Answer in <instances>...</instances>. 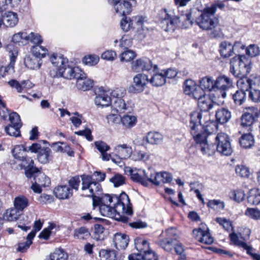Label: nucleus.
<instances>
[{"label":"nucleus","instance_id":"nucleus-1","mask_svg":"<svg viewBox=\"0 0 260 260\" xmlns=\"http://www.w3.org/2000/svg\"><path fill=\"white\" fill-rule=\"evenodd\" d=\"M99 210L103 216L114 218L124 223H128L129 218L124 214L131 216L133 213L129 197L124 192L118 196L104 195L100 199Z\"/></svg>","mask_w":260,"mask_h":260},{"label":"nucleus","instance_id":"nucleus-2","mask_svg":"<svg viewBox=\"0 0 260 260\" xmlns=\"http://www.w3.org/2000/svg\"><path fill=\"white\" fill-rule=\"evenodd\" d=\"M190 133L196 143L201 147L207 142V138L210 133L201 123L202 114L200 112L194 111L190 114Z\"/></svg>","mask_w":260,"mask_h":260},{"label":"nucleus","instance_id":"nucleus-3","mask_svg":"<svg viewBox=\"0 0 260 260\" xmlns=\"http://www.w3.org/2000/svg\"><path fill=\"white\" fill-rule=\"evenodd\" d=\"M133 24L135 25L134 27L136 28L137 37L140 40L143 39L149 31L145 18L142 16H136L132 18L124 16L120 21V27L125 32L129 30Z\"/></svg>","mask_w":260,"mask_h":260},{"label":"nucleus","instance_id":"nucleus-4","mask_svg":"<svg viewBox=\"0 0 260 260\" xmlns=\"http://www.w3.org/2000/svg\"><path fill=\"white\" fill-rule=\"evenodd\" d=\"M93 176L96 177V181H93L91 176L83 175L81 176L82 180L81 190L84 192L85 196L92 197L93 199L96 194L102 190V188L99 181L104 180L106 174L100 171H95Z\"/></svg>","mask_w":260,"mask_h":260},{"label":"nucleus","instance_id":"nucleus-5","mask_svg":"<svg viewBox=\"0 0 260 260\" xmlns=\"http://www.w3.org/2000/svg\"><path fill=\"white\" fill-rule=\"evenodd\" d=\"M160 15L161 18V27L166 31L174 32L181 20H185V28H187L193 24V21L191 19V13H187L185 14V16H182L180 18L169 14L165 9L161 12Z\"/></svg>","mask_w":260,"mask_h":260},{"label":"nucleus","instance_id":"nucleus-6","mask_svg":"<svg viewBox=\"0 0 260 260\" xmlns=\"http://www.w3.org/2000/svg\"><path fill=\"white\" fill-rule=\"evenodd\" d=\"M34 165L26 167L25 175L28 178H34V182L31 188L35 192L40 193L42 192L41 187L49 186L51 181L48 177L34 167Z\"/></svg>","mask_w":260,"mask_h":260},{"label":"nucleus","instance_id":"nucleus-7","mask_svg":"<svg viewBox=\"0 0 260 260\" xmlns=\"http://www.w3.org/2000/svg\"><path fill=\"white\" fill-rule=\"evenodd\" d=\"M230 72L235 77L245 76L250 72L251 61L245 55L234 57L230 62Z\"/></svg>","mask_w":260,"mask_h":260},{"label":"nucleus","instance_id":"nucleus-8","mask_svg":"<svg viewBox=\"0 0 260 260\" xmlns=\"http://www.w3.org/2000/svg\"><path fill=\"white\" fill-rule=\"evenodd\" d=\"M195 23L203 30L214 29L219 23V19L205 8L195 20Z\"/></svg>","mask_w":260,"mask_h":260},{"label":"nucleus","instance_id":"nucleus-9","mask_svg":"<svg viewBox=\"0 0 260 260\" xmlns=\"http://www.w3.org/2000/svg\"><path fill=\"white\" fill-rule=\"evenodd\" d=\"M135 248L138 251L136 255L142 257L143 260H157V256L155 253L150 249L149 244L146 240L140 238L135 240Z\"/></svg>","mask_w":260,"mask_h":260},{"label":"nucleus","instance_id":"nucleus-10","mask_svg":"<svg viewBox=\"0 0 260 260\" xmlns=\"http://www.w3.org/2000/svg\"><path fill=\"white\" fill-rule=\"evenodd\" d=\"M216 150L224 155H230L233 150L231 147L229 137L225 133H220L215 137Z\"/></svg>","mask_w":260,"mask_h":260},{"label":"nucleus","instance_id":"nucleus-11","mask_svg":"<svg viewBox=\"0 0 260 260\" xmlns=\"http://www.w3.org/2000/svg\"><path fill=\"white\" fill-rule=\"evenodd\" d=\"M109 3L114 6L117 13L124 17L131 13L133 7L136 5V0H114L113 2Z\"/></svg>","mask_w":260,"mask_h":260},{"label":"nucleus","instance_id":"nucleus-12","mask_svg":"<svg viewBox=\"0 0 260 260\" xmlns=\"http://www.w3.org/2000/svg\"><path fill=\"white\" fill-rule=\"evenodd\" d=\"M195 99L198 100V105L201 111L208 112L212 109L215 105H217L208 95H206L204 91L199 89V92L195 93Z\"/></svg>","mask_w":260,"mask_h":260},{"label":"nucleus","instance_id":"nucleus-13","mask_svg":"<svg viewBox=\"0 0 260 260\" xmlns=\"http://www.w3.org/2000/svg\"><path fill=\"white\" fill-rule=\"evenodd\" d=\"M132 70L135 72L141 71H149L153 70L155 71L157 69V66H153L152 61L146 57L141 58L133 61L131 66Z\"/></svg>","mask_w":260,"mask_h":260},{"label":"nucleus","instance_id":"nucleus-14","mask_svg":"<svg viewBox=\"0 0 260 260\" xmlns=\"http://www.w3.org/2000/svg\"><path fill=\"white\" fill-rule=\"evenodd\" d=\"M81 69L79 67H72L67 62L58 69L59 77H63L67 79H72L79 78L81 75Z\"/></svg>","mask_w":260,"mask_h":260},{"label":"nucleus","instance_id":"nucleus-15","mask_svg":"<svg viewBox=\"0 0 260 260\" xmlns=\"http://www.w3.org/2000/svg\"><path fill=\"white\" fill-rule=\"evenodd\" d=\"M250 112L244 113L241 117V125L244 128H247L248 131L252 130V125L255 119L258 116L257 110L252 107L248 108Z\"/></svg>","mask_w":260,"mask_h":260},{"label":"nucleus","instance_id":"nucleus-16","mask_svg":"<svg viewBox=\"0 0 260 260\" xmlns=\"http://www.w3.org/2000/svg\"><path fill=\"white\" fill-rule=\"evenodd\" d=\"M26 147H24L22 145H16L12 149V152L14 158L19 160L22 162V166H23L25 169L27 166H31L34 164V160L30 157H27L25 154L27 151H25Z\"/></svg>","mask_w":260,"mask_h":260},{"label":"nucleus","instance_id":"nucleus-17","mask_svg":"<svg viewBox=\"0 0 260 260\" xmlns=\"http://www.w3.org/2000/svg\"><path fill=\"white\" fill-rule=\"evenodd\" d=\"M114 150L118 155L119 160H116L114 158H112V160L117 164H120L121 159L129 157L133 152L132 147L125 144L117 145L115 147Z\"/></svg>","mask_w":260,"mask_h":260},{"label":"nucleus","instance_id":"nucleus-18","mask_svg":"<svg viewBox=\"0 0 260 260\" xmlns=\"http://www.w3.org/2000/svg\"><path fill=\"white\" fill-rule=\"evenodd\" d=\"M134 85L129 88V90L134 92H142L146 84L149 82L147 75L144 74H138L133 78Z\"/></svg>","mask_w":260,"mask_h":260},{"label":"nucleus","instance_id":"nucleus-19","mask_svg":"<svg viewBox=\"0 0 260 260\" xmlns=\"http://www.w3.org/2000/svg\"><path fill=\"white\" fill-rule=\"evenodd\" d=\"M95 93L96 95L94 99V102L97 106L107 107L111 105L112 99L110 96L109 91H106L101 87Z\"/></svg>","mask_w":260,"mask_h":260},{"label":"nucleus","instance_id":"nucleus-20","mask_svg":"<svg viewBox=\"0 0 260 260\" xmlns=\"http://www.w3.org/2000/svg\"><path fill=\"white\" fill-rule=\"evenodd\" d=\"M192 234L194 238L201 243L209 245L213 242V238L208 230L204 231L201 228L194 229Z\"/></svg>","mask_w":260,"mask_h":260},{"label":"nucleus","instance_id":"nucleus-21","mask_svg":"<svg viewBox=\"0 0 260 260\" xmlns=\"http://www.w3.org/2000/svg\"><path fill=\"white\" fill-rule=\"evenodd\" d=\"M80 74L82 75L80 76V77L76 78L77 79L76 86L77 88L83 91L90 90L93 87V80L87 78L86 75L82 70H81Z\"/></svg>","mask_w":260,"mask_h":260},{"label":"nucleus","instance_id":"nucleus-22","mask_svg":"<svg viewBox=\"0 0 260 260\" xmlns=\"http://www.w3.org/2000/svg\"><path fill=\"white\" fill-rule=\"evenodd\" d=\"M239 78L237 81V86L239 90H243L244 92L250 90L252 86L255 84L254 81V77L251 76L250 78L242 76V77H236Z\"/></svg>","mask_w":260,"mask_h":260},{"label":"nucleus","instance_id":"nucleus-23","mask_svg":"<svg viewBox=\"0 0 260 260\" xmlns=\"http://www.w3.org/2000/svg\"><path fill=\"white\" fill-rule=\"evenodd\" d=\"M125 172L131 176L132 180L134 181L140 183L144 186H147L148 185L147 182L144 181L143 180L144 170L126 168L125 170Z\"/></svg>","mask_w":260,"mask_h":260},{"label":"nucleus","instance_id":"nucleus-24","mask_svg":"<svg viewBox=\"0 0 260 260\" xmlns=\"http://www.w3.org/2000/svg\"><path fill=\"white\" fill-rule=\"evenodd\" d=\"M129 239L128 236L121 233H116L113 237L115 246L118 249H124L128 245Z\"/></svg>","mask_w":260,"mask_h":260},{"label":"nucleus","instance_id":"nucleus-25","mask_svg":"<svg viewBox=\"0 0 260 260\" xmlns=\"http://www.w3.org/2000/svg\"><path fill=\"white\" fill-rule=\"evenodd\" d=\"M216 121L220 124L228 122L231 118V111L227 108H221L216 110L215 113Z\"/></svg>","mask_w":260,"mask_h":260},{"label":"nucleus","instance_id":"nucleus-26","mask_svg":"<svg viewBox=\"0 0 260 260\" xmlns=\"http://www.w3.org/2000/svg\"><path fill=\"white\" fill-rule=\"evenodd\" d=\"M53 156L51 149L43 147L40 151H38L37 158L39 162L43 164L49 163L53 159Z\"/></svg>","mask_w":260,"mask_h":260},{"label":"nucleus","instance_id":"nucleus-27","mask_svg":"<svg viewBox=\"0 0 260 260\" xmlns=\"http://www.w3.org/2000/svg\"><path fill=\"white\" fill-rule=\"evenodd\" d=\"M201 89L192 80H186L184 83V92L191 98L195 99V93Z\"/></svg>","mask_w":260,"mask_h":260},{"label":"nucleus","instance_id":"nucleus-28","mask_svg":"<svg viewBox=\"0 0 260 260\" xmlns=\"http://www.w3.org/2000/svg\"><path fill=\"white\" fill-rule=\"evenodd\" d=\"M233 85L232 80L225 76L218 77L215 80V89L225 91Z\"/></svg>","mask_w":260,"mask_h":260},{"label":"nucleus","instance_id":"nucleus-29","mask_svg":"<svg viewBox=\"0 0 260 260\" xmlns=\"http://www.w3.org/2000/svg\"><path fill=\"white\" fill-rule=\"evenodd\" d=\"M147 142L151 145H159L164 141V136L157 132H149L144 138Z\"/></svg>","mask_w":260,"mask_h":260},{"label":"nucleus","instance_id":"nucleus-30","mask_svg":"<svg viewBox=\"0 0 260 260\" xmlns=\"http://www.w3.org/2000/svg\"><path fill=\"white\" fill-rule=\"evenodd\" d=\"M4 25L6 27H13L18 22V15L16 13L8 11L3 16Z\"/></svg>","mask_w":260,"mask_h":260},{"label":"nucleus","instance_id":"nucleus-31","mask_svg":"<svg viewBox=\"0 0 260 260\" xmlns=\"http://www.w3.org/2000/svg\"><path fill=\"white\" fill-rule=\"evenodd\" d=\"M54 193L59 199H69L72 196V192L70 187L67 185L58 186L54 190Z\"/></svg>","mask_w":260,"mask_h":260},{"label":"nucleus","instance_id":"nucleus-32","mask_svg":"<svg viewBox=\"0 0 260 260\" xmlns=\"http://www.w3.org/2000/svg\"><path fill=\"white\" fill-rule=\"evenodd\" d=\"M201 89L211 91L215 89V80L209 76H206L200 80V87Z\"/></svg>","mask_w":260,"mask_h":260},{"label":"nucleus","instance_id":"nucleus-33","mask_svg":"<svg viewBox=\"0 0 260 260\" xmlns=\"http://www.w3.org/2000/svg\"><path fill=\"white\" fill-rule=\"evenodd\" d=\"M254 143V137L250 133L243 134L239 139V144L243 148H251Z\"/></svg>","mask_w":260,"mask_h":260},{"label":"nucleus","instance_id":"nucleus-34","mask_svg":"<svg viewBox=\"0 0 260 260\" xmlns=\"http://www.w3.org/2000/svg\"><path fill=\"white\" fill-rule=\"evenodd\" d=\"M99 255L101 260H117V253L112 249H102L99 251Z\"/></svg>","mask_w":260,"mask_h":260},{"label":"nucleus","instance_id":"nucleus-35","mask_svg":"<svg viewBox=\"0 0 260 260\" xmlns=\"http://www.w3.org/2000/svg\"><path fill=\"white\" fill-rule=\"evenodd\" d=\"M94 144L96 148L101 152L103 160H110L111 154L107 153V151L110 149V146L103 141H96L94 142Z\"/></svg>","mask_w":260,"mask_h":260},{"label":"nucleus","instance_id":"nucleus-36","mask_svg":"<svg viewBox=\"0 0 260 260\" xmlns=\"http://www.w3.org/2000/svg\"><path fill=\"white\" fill-rule=\"evenodd\" d=\"M41 63V59L32 55L27 56L24 59L25 66L30 69H38L40 68Z\"/></svg>","mask_w":260,"mask_h":260},{"label":"nucleus","instance_id":"nucleus-37","mask_svg":"<svg viewBox=\"0 0 260 260\" xmlns=\"http://www.w3.org/2000/svg\"><path fill=\"white\" fill-rule=\"evenodd\" d=\"M234 47L230 42L224 41L220 45V52L221 55L224 57H229L234 53Z\"/></svg>","mask_w":260,"mask_h":260},{"label":"nucleus","instance_id":"nucleus-38","mask_svg":"<svg viewBox=\"0 0 260 260\" xmlns=\"http://www.w3.org/2000/svg\"><path fill=\"white\" fill-rule=\"evenodd\" d=\"M29 205L28 200L23 196L15 198L14 201L15 209L18 212L22 211Z\"/></svg>","mask_w":260,"mask_h":260},{"label":"nucleus","instance_id":"nucleus-39","mask_svg":"<svg viewBox=\"0 0 260 260\" xmlns=\"http://www.w3.org/2000/svg\"><path fill=\"white\" fill-rule=\"evenodd\" d=\"M34 237V233H29L26 237V241L18 244L17 251L22 253L25 252L31 245L32 240Z\"/></svg>","mask_w":260,"mask_h":260},{"label":"nucleus","instance_id":"nucleus-40","mask_svg":"<svg viewBox=\"0 0 260 260\" xmlns=\"http://www.w3.org/2000/svg\"><path fill=\"white\" fill-rule=\"evenodd\" d=\"M90 236L89 229L84 226L76 229L74 231V237L76 239L86 240Z\"/></svg>","mask_w":260,"mask_h":260},{"label":"nucleus","instance_id":"nucleus-41","mask_svg":"<svg viewBox=\"0 0 260 260\" xmlns=\"http://www.w3.org/2000/svg\"><path fill=\"white\" fill-rule=\"evenodd\" d=\"M137 122L136 116L132 115L125 114L121 117V122L127 128L134 127Z\"/></svg>","mask_w":260,"mask_h":260},{"label":"nucleus","instance_id":"nucleus-42","mask_svg":"<svg viewBox=\"0 0 260 260\" xmlns=\"http://www.w3.org/2000/svg\"><path fill=\"white\" fill-rule=\"evenodd\" d=\"M149 82L154 86L158 87L163 85L166 82L164 73H154L149 80Z\"/></svg>","mask_w":260,"mask_h":260},{"label":"nucleus","instance_id":"nucleus-43","mask_svg":"<svg viewBox=\"0 0 260 260\" xmlns=\"http://www.w3.org/2000/svg\"><path fill=\"white\" fill-rule=\"evenodd\" d=\"M68 254L62 248H56L50 254V260H68Z\"/></svg>","mask_w":260,"mask_h":260},{"label":"nucleus","instance_id":"nucleus-44","mask_svg":"<svg viewBox=\"0 0 260 260\" xmlns=\"http://www.w3.org/2000/svg\"><path fill=\"white\" fill-rule=\"evenodd\" d=\"M111 100V104L117 112H122L126 110V105L124 99L122 98H114Z\"/></svg>","mask_w":260,"mask_h":260},{"label":"nucleus","instance_id":"nucleus-45","mask_svg":"<svg viewBox=\"0 0 260 260\" xmlns=\"http://www.w3.org/2000/svg\"><path fill=\"white\" fill-rule=\"evenodd\" d=\"M232 99L236 105L241 106L246 101V93L238 89L233 94Z\"/></svg>","mask_w":260,"mask_h":260},{"label":"nucleus","instance_id":"nucleus-46","mask_svg":"<svg viewBox=\"0 0 260 260\" xmlns=\"http://www.w3.org/2000/svg\"><path fill=\"white\" fill-rule=\"evenodd\" d=\"M174 242V240L172 239L165 238L164 239L158 240L156 241V243L165 251L167 252H171L175 245Z\"/></svg>","mask_w":260,"mask_h":260},{"label":"nucleus","instance_id":"nucleus-47","mask_svg":"<svg viewBox=\"0 0 260 260\" xmlns=\"http://www.w3.org/2000/svg\"><path fill=\"white\" fill-rule=\"evenodd\" d=\"M230 238L231 241L236 245L242 247L244 249L246 250L247 252H250L252 250V247L247 245L245 242L241 241L239 240L238 235L233 233L230 234Z\"/></svg>","mask_w":260,"mask_h":260},{"label":"nucleus","instance_id":"nucleus-48","mask_svg":"<svg viewBox=\"0 0 260 260\" xmlns=\"http://www.w3.org/2000/svg\"><path fill=\"white\" fill-rule=\"evenodd\" d=\"M248 203L250 205L260 204V193L255 189L251 190L247 197Z\"/></svg>","mask_w":260,"mask_h":260},{"label":"nucleus","instance_id":"nucleus-49","mask_svg":"<svg viewBox=\"0 0 260 260\" xmlns=\"http://www.w3.org/2000/svg\"><path fill=\"white\" fill-rule=\"evenodd\" d=\"M48 50L46 48L40 45V44L37 45L32 48V54L31 55L41 59V58L45 56Z\"/></svg>","mask_w":260,"mask_h":260},{"label":"nucleus","instance_id":"nucleus-50","mask_svg":"<svg viewBox=\"0 0 260 260\" xmlns=\"http://www.w3.org/2000/svg\"><path fill=\"white\" fill-rule=\"evenodd\" d=\"M19 212L15 208H10L7 209L3 215L4 219L9 221H13L18 219L19 216Z\"/></svg>","mask_w":260,"mask_h":260},{"label":"nucleus","instance_id":"nucleus-51","mask_svg":"<svg viewBox=\"0 0 260 260\" xmlns=\"http://www.w3.org/2000/svg\"><path fill=\"white\" fill-rule=\"evenodd\" d=\"M50 59L54 68H59L60 66H62L66 62L68 63V59L60 55L53 54L50 57Z\"/></svg>","mask_w":260,"mask_h":260},{"label":"nucleus","instance_id":"nucleus-52","mask_svg":"<svg viewBox=\"0 0 260 260\" xmlns=\"http://www.w3.org/2000/svg\"><path fill=\"white\" fill-rule=\"evenodd\" d=\"M6 50L9 52L11 64H14L18 55V50L13 44H9L6 46Z\"/></svg>","mask_w":260,"mask_h":260},{"label":"nucleus","instance_id":"nucleus-53","mask_svg":"<svg viewBox=\"0 0 260 260\" xmlns=\"http://www.w3.org/2000/svg\"><path fill=\"white\" fill-rule=\"evenodd\" d=\"M20 128L19 124L14 125L8 124L5 127V132L9 136L17 137L20 135Z\"/></svg>","mask_w":260,"mask_h":260},{"label":"nucleus","instance_id":"nucleus-54","mask_svg":"<svg viewBox=\"0 0 260 260\" xmlns=\"http://www.w3.org/2000/svg\"><path fill=\"white\" fill-rule=\"evenodd\" d=\"M150 158V155L147 152L138 151L134 152L132 155V159L135 161H145Z\"/></svg>","mask_w":260,"mask_h":260},{"label":"nucleus","instance_id":"nucleus-55","mask_svg":"<svg viewBox=\"0 0 260 260\" xmlns=\"http://www.w3.org/2000/svg\"><path fill=\"white\" fill-rule=\"evenodd\" d=\"M225 8V5L223 2L219 0H216L213 3L210 7H206L212 14H215L217 9L218 8L221 10H223Z\"/></svg>","mask_w":260,"mask_h":260},{"label":"nucleus","instance_id":"nucleus-56","mask_svg":"<svg viewBox=\"0 0 260 260\" xmlns=\"http://www.w3.org/2000/svg\"><path fill=\"white\" fill-rule=\"evenodd\" d=\"M235 171L237 175L241 177L247 178L250 175L249 168L242 165L237 166Z\"/></svg>","mask_w":260,"mask_h":260},{"label":"nucleus","instance_id":"nucleus-57","mask_svg":"<svg viewBox=\"0 0 260 260\" xmlns=\"http://www.w3.org/2000/svg\"><path fill=\"white\" fill-rule=\"evenodd\" d=\"M245 214L253 219H260V210L257 208H247L245 212Z\"/></svg>","mask_w":260,"mask_h":260},{"label":"nucleus","instance_id":"nucleus-58","mask_svg":"<svg viewBox=\"0 0 260 260\" xmlns=\"http://www.w3.org/2000/svg\"><path fill=\"white\" fill-rule=\"evenodd\" d=\"M100 60V58L96 55H88L85 56L83 59V62L84 64L93 66L96 64Z\"/></svg>","mask_w":260,"mask_h":260},{"label":"nucleus","instance_id":"nucleus-59","mask_svg":"<svg viewBox=\"0 0 260 260\" xmlns=\"http://www.w3.org/2000/svg\"><path fill=\"white\" fill-rule=\"evenodd\" d=\"M136 56L135 52L131 50H126L121 54V61H130Z\"/></svg>","mask_w":260,"mask_h":260},{"label":"nucleus","instance_id":"nucleus-60","mask_svg":"<svg viewBox=\"0 0 260 260\" xmlns=\"http://www.w3.org/2000/svg\"><path fill=\"white\" fill-rule=\"evenodd\" d=\"M216 149V148L215 145H209L207 142L201 147V150L202 153L208 156L213 155L215 153Z\"/></svg>","mask_w":260,"mask_h":260},{"label":"nucleus","instance_id":"nucleus-61","mask_svg":"<svg viewBox=\"0 0 260 260\" xmlns=\"http://www.w3.org/2000/svg\"><path fill=\"white\" fill-rule=\"evenodd\" d=\"M26 32H18L13 35L12 41L14 43H22V44L26 43Z\"/></svg>","mask_w":260,"mask_h":260},{"label":"nucleus","instance_id":"nucleus-62","mask_svg":"<svg viewBox=\"0 0 260 260\" xmlns=\"http://www.w3.org/2000/svg\"><path fill=\"white\" fill-rule=\"evenodd\" d=\"M125 177L122 175L117 174L110 179L115 187L121 186L125 183Z\"/></svg>","mask_w":260,"mask_h":260},{"label":"nucleus","instance_id":"nucleus-63","mask_svg":"<svg viewBox=\"0 0 260 260\" xmlns=\"http://www.w3.org/2000/svg\"><path fill=\"white\" fill-rule=\"evenodd\" d=\"M26 43L30 41L34 44L39 45L42 42V39L40 35L31 32L28 35L26 34Z\"/></svg>","mask_w":260,"mask_h":260},{"label":"nucleus","instance_id":"nucleus-64","mask_svg":"<svg viewBox=\"0 0 260 260\" xmlns=\"http://www.w3.org/2000/svg\"><path fill=\"white\" fill-rule=\"evenodd\" d=\"M249 98L253 102L260 103V90L251 88L249 91Z\"/></svg>","mask_w":260,"mask_h":260}]
</instances>
